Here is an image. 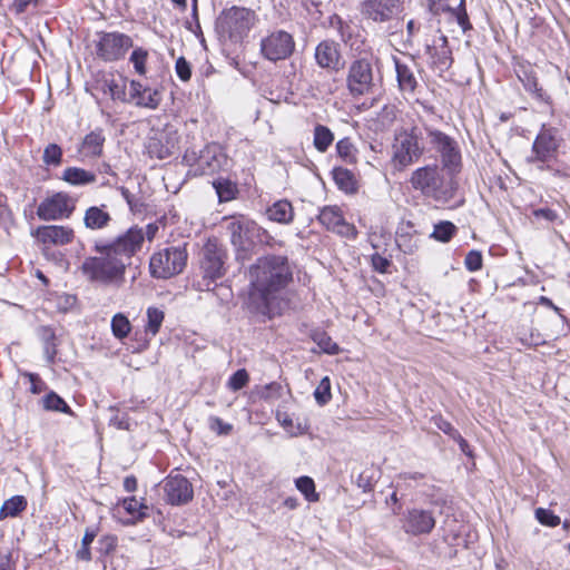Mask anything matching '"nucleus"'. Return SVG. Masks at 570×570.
<instances>
[{
    "label": "nucleus",
    "mask_w": 570,
    "mask_h": 570,
    "mask_svg": "<svg viewBox=\"0 0 570 570\" xmlns=\"http://www.w3.org/2000/svg\"><path fill=\"white\" fill-rule=\"evenodd\" d=\"M463 1L464 0H461L460 7H463ZM451 12L456 16V21L463 31H466L468 29L471 28V26L469 23V18H468V14H466L464 8H462V10H460L458 12H455L454 10H452Z\"/></svg>",
    "instance_id": "58"
},
{
    "label": "nucleus",
    "mask_w": 570,
    "mask_h": 570,
    "mask_svg": "<svg viewBox=\"0 0 570 570\" xmlns=\"http://www.w3.org/2000/svg\"><path fill=\"white\" fill-rule=\"evenodd\" d=\"M146 315L147 323L144 333H135V344L131 346L132 353H140L149 346L150 338L159 332L165 318L164 312L157 307H148Z\"/></svg>",
    "instance_id": "17"
},
{
    "label": "nucleus",
    "mask_w": 570,
    "mask_h": 570,
    "mask_svg": "<svg viewBox=\"0 0 570 570\" xmlns=\"http://www.w3.org/2000/svg\"><path fill=\"white\" fill-rule=\"evenodd\" d=\"M420 137L415 127L395 132L392 144L391 163L394 169L402 171L423 155Z\"/></svg>",
    "instance_id": "4"
},
{
    "label": "nucleus",
    "mask_w": 570,
    "mask_h": 570,
    "mask_svg": "<svg viewBox=\"0 0 570 570\" xmlns=\"http://www.w3.org/2000/svg\"><path fill=\"white\" fill-rule=\"evenodd\" d=\"M213 185L222 203L234 199L238 193L237 185L229 179L219 178Z\"/></svg>",
    "instance_id": "36"
},
{
    "label": "nucleus",
    "mask_w": 570,
    "mask_h": 570,
    "mask_svg": "<svg viewBox=\"0 0 570 570\" xmlns=\"http://www.w3.org/2000/svg\"><path fill=\"white\" fill-rule=\"evenodd\" d=\"M27 508V500L22 495H14L4 501L0 509V520L14 518Z\"/></svg>",
    "instance_id": "33"
},
{
    "label": "nucleus",
    "mask_w": 570,
    "mask_h": 570,
    "mask_svg": "<svg viewBox=\"0 0 570 570\" xmlns=\"http://www.w3.org/2000/svg\"><path fill=\"white\" fill-rule=\"evenodd\" d=\"M409 236H400L397 244L404 253H413L417 248L416 242L410 244Z\"/></svg>",
    "instance_id": "60"
},
{
    "label": "nucleus",
    "mask_w": 570,
    "mask_h": 570,
    "mask_svg": "<svg viewBox=\"0 0 570 570\" xmlns=\"http://www.w3.org/2000/svg\"><path fill=\"white\" fill-rule=\"evenodd\" d=\"M256 22L255 11L244 7H232L223 11L218 19V27L232 41L237 42L248 36Z\"/></svg>",
    "instance_id": "6"
},
{
    "label": "nucleus",
    "mask_w": 570,
    "mask_h": 570,
    "mask_svg": "<svg viewBox=\"0 0 570 570\" xmlns=\"http://www.w3.org/2000/svg\"><path fill=\"white\" fill-rule=\"evenodd\" d=\"M372 265L375 271L384 273L390 266V261L379 254L372 256Z\"/></svg>",
    "instance_id": "59"
},
{
    "label": "nucleus",
    "mask_w": 570,
    "mask_h": 570,
    "mask_svg": "<svg viewBox=\"0 0 570 570\" xmlns=\"http://www.w3.org/2000/svg\"><path fill=\"white\" fill-rule=\"evenodd\" d=\"M39 335H40L43 344L51 343L56 338L52 328H50L49 326H41L39 328Z\"/></svg>",
    "instance_id": "61"
},
{
    "label": "nucleus",
    "mask_w": 570,
    "mask_h": 570,
    "mask_svg": "<svg viewBox=\"0 0 570 570\" xmlns=\"http://www.w3.org/2000/svg\"><path fill=\"white\" fill-rule=\"evenodd\" d=\"M185 247L174 246L155 253L149 263L150 273L157 278H169L180 274L187 263Z\"/></svg>",
    "instance_id": "7"
},
{
    "label": "nucleus",
    "mask_w": 570,
    "mask_h": 570,
    "mask_svg": "<svg viewBox=\"0 0 570 570\" xmlns=\"http://www.w3.org/2000/svg\"><path fill=\"white\" fill-rule=\"evenodd\" d=\"M32 235L43 244L66 245L71 242L73 232L63 226H40Z\"/></svg>",
    "instance_id": "25"
},
{
    "label": "nucleus",
    "mask_w": 570,
    "mask_h": 570,
    "mask_svg": "<svg viewBox=\"0 0 570 570\" xmlns=\"http://www.w3.org/2000/svg\"><path fill=\"white\" fill-rule=\"evenodd\" d=\"M77 303V297L70 294H62L57 297V307L61 312L70 311Z\"/></svg>",
    "instance_id": "55"
},
{
    "label": "nucleus",
    "mask_w": 570,
    "mask_h": 570,
    "mask_svg": "<svg viewBox=\"0 0 570 570\" xmlns=\"http://www.w3.org/2000/svg\"><path fill=\"white\" fill-rule=\"evenodd\" d=\"M30 380H31V392L35 394H39L40 392H42L43 382L40 379H38V376L35 374L30 375Z\"/></svg>",
    "instance_id": "64"
},
{
    "label": "nucleus",
    "mask_w": 570,
    "mask_h": 570,
    "mask_svg": "<svg viewBox=\"0 0 570 570\" xmlns=\"http://www.w3.org/2000/svg\"><path fill=\"white\" fill-rule=\"evenodd\" d=\"M106 41L107 35L104 32H97L96 38L89 40L88 47L95 52L99 58L106 59L107 50H106Z\"/></svg>",
    "instance_id": "48"
},
{
    "label": "nucleus",
    "mask_w": 570,
    "mask_h": 570,
    "mask_svg": "<svg viewBox=\"0 0 570 570\" xmlns=\"http://www.w3.org/2000/svg\"><path fill=\"white\" fill-rule=\"evenodd\" d=\"M402 529L410 535L429 534L435 527L432 511L413 508L407 510L401 519Z\"/></svg>",
    "instance_id": "14"
},
{
    "label": "nucleus",
    "mask_w": 570,
    "mask_h": 570,
    "mask_svg": "<svg viewBox=\"0 0 570 570\" xmlns=\"http://www.w3.org/2000/svg\"><path fill=\"white\" fill-rule=\"evenodd\" d=\"M166 500L173 505L185 504L193 499L194 491L189 481L183 475L169 476L164 483Z\"/></svg>",
    "instance_id": "18"
},
{
    "label": "nucleus",
    "mask_w": 570,
    "mask_h": 570,
    "mask_svg": "<svg viewBox=\"0 0 570 570\" xmlns=\"http://www.w3.org/2000/svg\"><path fill=\"white\" fill-rule=\"evenodd\" d=\"M83 220L87 228L99 229L107 225V213L94 206L87 209Z\"/></svg>",
    "instance_id": "37"
},
{
    "label": "nucleus",
    "mask_w": 570,
    "mask_h": 570,
    "mask_svg": "<svg viewBox=\"0 0 570 570\" xmlns=\"http://www.w3.org/2000/svg\"><path fill=\"white\" fill-rule=\"evenodd\" d=\"M129 86L130 99L136 106L149 109H156L159 106L161 96L156 89L144 87L135 80L129 81Z\"/></svg>",
    "instance_id": "24"
},
{
    "label": "nucleus",
    "mask_w": 570,
    "mask_h": 570,
    "mask_svg": "<svg viewBox=\"0 0 570 570\" xmlns=\"http://www.w3.org/2000/svg\"><path fill=\"white\" fill-rule=\"evenodd\" d=\"M316 63L322 69L338 71L342 67V57L338 43L333 40L320 42L314 52Z\"/></svg>",
    "instance_id": "23"
},
{
    "label": "nucleus",
    "mask_w": 570,
    "mask_h": 570,
    "mask_svg": "<svg viewBox=\"0 0 570 570\" xmlns=\"http://www.w3.org/2000/svg\"><path fill=\"white\" fill-rule=\"evenodd\" d=\"M429 9L433 14H440L441 12L452 11L448 6L446 0H428Z\"/></svg>",
    "instance_id": "57"
},
{
    "label": "nucleus",
    "mask_w": 570,
    "mask_h": 570,
    "mask_svg": "<svg viewBox=\"0 0 570 570\" xmlns=\"http://www.w3.org/2000/svg\"><path fill=\"white\" fill-rule=\"evenodd\" d=\"M334 135L331 129L323 125H316L314 128L313 145L320 153H325L333 144Z\"/></svg>",
    "instance_id": "34"
},
{
    "label": "nucleus",
    "mask_w": 570,
    "mask_h": 570,
    "mask_svg": "<svg viewBox=\"0 0 570 570\" xmlns=\"http://www.w3.org/2000/svg\"><path fill=\"white\" fill-rule=\"evenodd\" d=\"M320 223L328 230L345 237H353L356 234L355 227L345 222L340 208L335 206L324 207L318 215Z\"/></svg>",
    "instance_id": "22"
},
{
    "label": "nucleus",
    "mask_w": 570,
    "mask_h": 570,
    "mask_svg": "<svg viewBox=\"0 0 570 570\" xmlns=\"http://www.w3.org/2000/svg\"><path fill=\"white\" fill-rule=\"evenodd\" d=\"M105 136L101 129L86 135L80 146V154L83 157H95L102 153Z\"/></svg>",
    "instance_id": "27"
},
{
    "label": "nucleus",
    "mask_w": 570,
    "mask_h": 570,
    "mask_svg": "<svg viewBox=\"0 0 570 570\" xmlns=\"http://www.w3.org/2000/svg\"><path fill=\"white\" fill-rule=\"evenodd\" d=\"M295 485L308 502H317L320 500V495L315 490V483L312 478L299 476L295 480Z\"/></svg>",
    "instance_id": "39"
},
{
    "label": "nucleus",
    "mask_w": 570,
    "mask_h": 570,
    "mask_svg": "<svg viewBox=\"0 0 570 570\" xmlns=\"http://www.w3.org/2000/svg\"><path fill=\"white\" fill-rule=\"evenodd\" d=\"M346 88L354 99L374 94L375 76L372 59L362 57L351 61L346 75Z\"/></svg>",
    "instance_id": "5"
},
{
    "label": "nucleus",
    "mask_w": 570,
    "mask_h": 570,
    "mask_svg": "<svg viewBox=\"0 0 570 570\" xmlns=\"http://www.w3.org/2000/svg\"><path fill=\"white\" fill-rule=\"evenodd\" d=\"M534 215L537 217H543L546 218L547 220H554L556 217H557V214L556 212H553L552 209L550 208H540V209H537L534 210Z\"/></svg>",
    "instance_id": "63"
},
{
    "label": "nucleus",
    "mask_w": 570,
    "mask_h": 570,
    "mask_svg": "<svg viewBox=\"0 0 570 570\" xmlns=\"http://www.w3.org/2000/svg\"><path fill=\"white\" fill-rule=\"evenodd\" d=\"M227 230L232 244L237 248H245L252 235H259L262 228L254 220L240 217L233 218L227 225Z\"/></svg>",
    "instance_id": "21"
},
{
    "label": "nucleus",
    "mask_w": 570,
    "mask_h": 570,
    "mask_svg": "<svg viewBox=\"0 0 570 570\" xmlns=\"http://www.w3.org/2000/svg\"><path fill=\"white\" fill-rule=\"evenodd\" d=\"M248 381H249L248 373L246 372V370L242 368V370L236 371L230 376L227 384L230 390L238 391V390L243 389L244 386H246Z\"/></svg>",
    "instance_id": "49"
},
{
    "label": "nucleus",
    "mask_w": 570,
    "mask_h": 570,
    "mask_svg": "<svg viewBox=\"0 0 570 570\" xmlns=\"http://www.w3.org/2000/svg\"><path fill=\"white\" fill-rule=\"evenodd\" d=\"M43 352L47 361L52 363L57 354L55 341L51 343L43 344Z\"/></svg>",
    "instance_id": "62"
},
{
    "label": "nucleus",
    "mask_w": 570,
    "mask_h": 570,
    "mask_svg": "<svg viewBox=\"0 0 570 570\" xmlns=\"http://www.w3.org/2000/svg\"><path fill=\"white\" fill-rule=\"evenodd\" d=\"M142 240V230L130 228L109 244V283L121 281L126 267L130 265L131 257L140 248Z\"/></svg>",
    "instance_id": "3"
},
{
    "label": "nucleus",
    "mask_w": 570,
    "mask_h": 570,
    "mask_svg": "<svg viewBox=\"0 0 570 570\" xmlns=\"http://www.w3.org/2000/svg\"><path fill=\"white\" fill-rule=\"evenodd\" d=\"M176 72L180 80L188 81L191 77V69L189 62L180 57L176 61Z\"/></svg>",
    "instance_id": "54"
},
{
    "label": "nucleus",
    "mask_w": 570,
    "mask_h": 570,
    "mask_svg": "<svg viewBox=\"0 0 570 570\" xmlns=\"http://www.w3.org/2000/svg\"><path fill=\"white\" fill-rule=\"evenodd\" d=\"M127 79H120L118 82L112 80V82L109 83V95L111 98L121 101H131L130 90L127 91Z\"/></svg>",
    "instance_id": "43"
},
{
    "label": "nucleus",
    "mask_w": 570,
    "mask_h": 570,
    "mask_svg": "<svg viewBox=\"0 0 570 570\" xmlns=\"http://www.w3.org/2000/svg\"><path fill=\"white\" fill-rule=\"evenodd\" d=\"M428 136L433 148L441 154L443 165L456 167L460 163V154L455 141L440 130L430 129Z\"/></svg>",
    "instance_id": "19"
},
{
    "label": "nucleus",
    "mask_w": 570,
    "mask_h": 570,
    "mask_svg": "<svg viewBox=\"0 0 570 570\" xmlns=\"http://www.w3.org/2000/svg\"><path fill=\"white\" fill-rule=\"evenodd\" d=\"M293 278V272L285 256L261 257L249 268L250 299L258 298L268 311Z\"/></svg>",
    "instance_id": "1"
},
{
    "label": "nucleus",
    "mask_w": 570,
    "mask_h": 570,
    "mask_svg": "<svg viewBox=\"0 0 570 570\" xmlns=\"http://www.w3.org/2000/svg\"><path fill=\"white\" fill-rule=\"evenodd\" d=\"M227 254L216 238H208L202 249L200 268L204 274L206 287L209 289L212 282L225 275V261Z\"/></svg>",
    "instance_id": "8"
},
{
    "label": "nucleus",
    "mask_w": 570,
    "mask_h": 570,
    "mask_svg": "<svg viewBox=\"0 0 570 570\" xmlns=\"http://www.w3.org/2000/svg\"><path fill=\"white\" fill-rule=\"evenodd\" d=\"M121 510L126 511L129 515L128 522H136L146 515L147 507L141 504L136 498L131 497L125 499L121 504H117L115 515H120Z\"/></svg>",
    "instance_id": "29"
},
{
    "label": "nucleus",
    "mask_w": 570,
    "mask_h": 570,
    "mask_svg": "<svg viewBox=\"0 0 570 570\" xmlns=\"http://www.w3.org/2000/svg\"><path fill=\"white\" fill-rule=\"evenodd\" d=\"M314 397L320 405H324L331 400V381L328 376L321 380L314 391Z\"/></svg>",
    "instance_id": "46"
},
{
    "label": "nucleus",
    "mask_w": 570,
    "mask_h": 570,
    "mask_svg": "<svg viewBox=\"0 0 570 570\" xmlns=\"http://www.w3.org/2000/svg\"><path fill=\"white\" fill-rule=\"evenodd\" d=\"M42 160L48 166H59L62 160V149L57 144H49L43 150Z\"/></svg>",
    "instance_id": "44"
},
{
    "label": "nucleus",
    "mask_w": 570,
    "mask_h": 570,
    "mask_svg": "<svg viewBox=\"0 0 570 570\" xmlns=\"http://www.w3.org/2000/svg\"><path fill=\"white\" fill-rule=\"evenodd\" d=\"M411 187L424 197L435 202H449L456 190L452 169L438 165H426L412 171Z\"/></svg>",
    "instance_id": "2"
},
{
    "label": "nucleus",
    "mask_w": 570,
    "mask_h": 570,
    "mask_svg": "<svg viewBox=\"0 0 570 570\" xmlns=\"http://www.w3.org/2000/svg\"><path fill=\"white\" fill-rule=\"evenodd\" d=\"M562 142L557 128L542 126L532 145L531 163H549L557 158L558 149Z\"/></svg>",
    "instance_id": "10"
},
{
    "label": "nucleus",
    "mask_w": 570,
    "mask_h": 570,
    "mask_svg": "<svg viewBox=\"0 0 570 570\" xmlns=\"http://www.w3.org/2000/svg\"><path fill=\"white\" fill-rule=\"evenodd\" d=\"M96 255L88 256L82 265V274L91 282H107V243L99 242L95 245Z\"/></svg>",
    "instance_id": "16"
},
{
    "label": "nucleus",
    "mask_w": 570,
    "mask_h": 570,
    "mask_svg": "<svg viewBox=\"0 0 570 570\" xmlns=\"http://www.w3.org/2000/svg\"><path fill=\"white\" fill-rule=\"evenodd\" d=\"M465 267L470 272H476L482 267V255L478 250H471L468 253L464 259Z\"/></svg>",
    "instance_id": "51"
},
{
    "label": "nucleus",
    "mask_w": 570,
    "mask_h": 570,
    "mask_svg": "<svg viewBox=\"0 0 570 570\" xmlns=\"http://www.w3.org/2000/svg\"><path fill=\"white\" fill-rule=\"evenodd\" d=\"M178 142L177 132L171 129L154 130L148 137L146 149L150 157L165 159L169 157Z\"/></svg>",
    "instance_id": "15"
},
{
    "label": "nucleus",
    "mask_w": 570,
    "mask_h": 570,
    "mask_svg": "<svg viewBox=\"0 0 570 570\" xmlns=\"http://www.w3.org/2000/svg\"><path fill=\"white\" fill-rule=\"evenodd\" d=\"M208 426L218 435H228L233 430L232 424L224 422L218 416H210L208 419Z\"/></svg>",
    "instance_id": "50"
},
{
    "label": "nucleus",
    "mask_w": 570,
    "mask_h": 570,
    "mask_svg": "<svg viewBox=\"0 0 570 570\" xmlns=\"http://www.w3.org/2000/svg\"><path fill=\"white\" fill-rule=\"evenodd\" d=\"M332 174L333 179L340 189L345 193H353L356 190V181L352 171L343 167H335Z\"/></svg>",
    "instance_id": "32"
},
{
    "label": "nucleus",
    "mask_w": 570,
    "mask_h": 570,
    "mask_svg": "<svg viewBox=\"0 0 570 570\" xmlns=\"http://www.w3.org/2000/svg\"><path fill=\"white\" fill-rule=\"evenodd\" d=\"M62 179L72 185H85L96 180L94 173L78 167H68L62 174Z\"/></svg>",
    "instance_id": "31"
},
{
    "label": "nucleus",
    "mask_w": 570,
    "mask_h": 570,
    "mask_svg": "<svg viewBox=\"0 0 570 570\" xmlns=\"http://www.w3.org/2000/svg\"><path fill=\"white\" fill-rule=\"evenodd\" d=\"M266 215L269 220L279 224H289L294 219V208L288 200L281 199L267 208Z\"/></svg>",
    "instance_id": "26"
},
{
    "label": "nucleus",
    "mask_w": 570,
    "mask_h": 570,
    "mask_svg": "<svg viewBox=\"0 0 570 570\" xmlns=\"http://www.w3.org/2000/svg\"><path fill=\"white\" fill-rule=\"evenodd\" d=\"M111 331L115 337L122 340L131 332V324L124 314H116L111 320Z\"/></svg>",
    "instance_id": "40"
},
{
    "label": "nucleus",
    "mask_w": 570,
    "mask_h": 570,
    "mask_svg": "<svg viewBox=\"0 0 570 570\" xmlns=\"http://www.w3.org/2000/svg\"><path fill=\"white\" fill-rule=\"evenodd\" d=\"M295 49V41L291 33L277 30L264 37L261 41V52L269 61L287 59Z\"/></svg>",
    "instance_id": "11"
},
{
    "label": "nucleus",
    "mask_w": 570,
    "mask_h": 570,
    "mask_svg": "<svg viewBox=\"0 0 570 570\" xmlns=\"http://www.w3.org/2000/svg\"><path fill=\"white\" fill-rule=\"evenodd\" d=\"M434 424L439 430L449 435L452 440L459 438L460 432L449 421L444 420L443 417H434Z\"/></svg>",
    "instance_id": "52"
},
{
    "label": "nucleus",
    "mask_w": 570,
    "mask_h": 570,
    "mask_svg": "<svg viewBox=\"0 0 570 570\" xmlns=\"http://www.w3.org/2000/svg\"><path fill=\"white\" fill-rule=\"evenodd\" d=\"M518 77L527 91L531 92L539 100H547L548 97L542 88L539 87L538 79L532 70H523Z\"/></svg>",
    "instance_id": "35"
},
{
    "label": "nucleus",
    "mask_w": 570,
    "mask_h": 570,
    "mask_svg": "<svg viewBox=\"0 0 570 570\" xmlns=\"http://www.w3.org/2000/svg\"><path fill=\"white\" fill-rule=\"evenodd\" d=\"M535 515H537L538 520L540 521V523L546 524V525L556 527L560 523L559 517L554 515L549 510H546L542 508H539L535 511Z\"/></svg>",
    "instance_id": "53"
},
{
    "label": "nucleus",
    "mask_w": 570,
    "mask_h": 570,
    "mask_svg": "<svg viewBox=\"0 0 570 570\" xmlns=\"http://www.w3.org/2000/svg\"><path fill=\"white\" fill-rule=\"evenodd\" d=\"M394 61L400 89L404 92H413L416 88L417 81L412 69L409 66L401 63L397 59Z\"/></svg>",
    "instance_id": "30"
},
{
    "label": "nucleus",
    "mask_w": 570,
    "mask_h": 570,
    "mask_svg": "<svg viewBox=\"0 0 570 570\" xmlns=\"http://www.w3.org/2000/svg\"><path fill=\"white\" fill-rule=\"evenodd\" d=\"M132 47V40L129 36L111 32L109 33V60H117Z\"/></svg>",
    "instance_id": "28"
},
{
    "label": "nucleus",
    "mask_w": 570,
    "mask_h": 570,
    "mask_svg": "<svg viewBox=\"0 0 570 570\" xmlns=\"http://www.w3.org/2000/svg\"><path fill=\"white\" fill-rule=\"evenodd\" d=\"M313 340L324 353L335 355L340 352L338 345L325 333L314 334Z\"/></svg>",
    "instance_id": "45"
},
{
    "label": "nucleus",
    "mask_w": 570,
    "mask_h": 570,
    "mask_svg": "<svg viewBox=\"0 0 570 570\" xmlns=\"http://www.w3.org/2000/svg\"><path fill=\"white\" fill-rule=\"evenodd\" d=\"M107 92V81L105 80H96V82L92 85L91 88V95L97 100V102L100 105L104 100V96Z\"/></svg>",
    "instance_id": "56"
},
{
    "label": "nucleus",
    "mask_w": 570,
    "mask_h": 570,
    "mask_svg": "<svg viewBox=\"0 0 570 570\" xmlns=\"http://www.w3.org/2000/svg\"><path fill=\"white\" fill-rule=\"evenodd\" d=\"M402 11L401 0H363L361 13L373 22H387Z\"/></svg>",
    "instance_id": "12"
},
{
    "label": "nucleus",
    "mask_w": 570,
    "mask_h": 570,
    "mask_svg": "<svg viewBox=\"0 0 570 570\" xmlns=\"http://www.w3.org/2000/svg\"><path fill=\"white\" fill-rule=\"evenodd\" d=\"M184 160L194 167L195 174L208 175L213 174L227 164V157L223 153L220 146L212 144L206 146L198 156L196 153H186Z\"/></svg>",
    "instance_id": "9"
},
{
    "label": "nucleus",
    "mask_w": 570,
    "mask_h": 570,
    "mask_svg": "<svg viewBox=\"0 0 570 570\" xmlns=\"http://www.w3.org/2000/svg\"><path fill=\"white\" fill-rule=\"evenodd\" d=\"M425 55L430 65L441 71L449 69L452 63L448 38L443 35L434 37L431 43L425 45Z\"/></svg>",
    "instance_id": "20"
},
{
    "label": "nucleus",
    "mask_w": 570,
    "mask_h": 570,
    "mask_svg": "<svg viewBox=\"0 0 570 570\" xmlns=\"http://www.w3.org/2000/svg\"><path fill=\"white\" fill-rule=\"evenodd\" d=\"M148 58L147 50L142 48H137L131 52L130 62L134 65V68L137 73L145 75L146 73V61Z\"/></svg>",
    "instance_id": "47"
},
{
    "label": "nucleus",
    "mask_w": 570,
    "mask_h": 570,
    "mask_svg": "<svg viewBox=\"0 0 570 570\" xmlns=\"http://www.w3.org/2000/svg\"><path fill=\"white\" fill-rule=\"evenodd\" d=\"M73 209L75 200L65 193H57L40 203L37 215L42 220H56L68 217Z\"/></svg>",
    "instance_id": "13"
},
{
    "label": "nucleus",
    "mask_w": 570,
    "mask_h": 570,
    "mask_svg": "<svg viewBox=\"0 0 570 570\" xmlns=\"http://www.w3.org/2000/svg\"><path fill=\"white\" fill-rule=\"evenodd\" d=\"M456 227L451 222H441L434 226L432 237L436 240L446 243L454 235Z\"/></svg>",
    "instance_id": "42"
},
{
    "label": "nucleus",
    "mask_w": 570,
    "mask_h": 570,
    "mask_svg": "<svg viewBox=\"0 0 570 570\" xmlns=\"http://www.w3.org/2000/svg\"><path fill=\"white\" fill-rule=\"evenodd\" d=\"M338 157L346 164H355L357 161V150L350 138L340 139L336 144Z\"/></svg>",
    "instance_id": "38"
},
{
    "label": "nucleus",
    "mask_w": 570,
    "mask_h": 570,
    "mask_svg": "<svg viewBox=\"0 0 570 570\" xmlns=\"http://www.w3.org/2000/svg\"><path fill=\"white\" fill-rule=\"evenodd\" d=\"M43 407L48 411H58L62 413L71 414V410L62 397L55 392L48 393L43 400Z\"/></svg>",
    "instance_id": "41"
}]
</instances>
